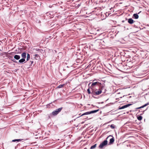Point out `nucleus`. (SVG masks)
Returning a JSON list of instances; mask_svg holds the SVG:
<instances>
[{"instance_id":"19","label":"nucleus","mask_w":149,"mask_h":149,"mask_svg":"<svg viewBox=\"0 0 149 149\" xmlns=\"http://www.w3.org/2000/svg\"><path fill=\"white\" fill-rule=\"evenodd\" d=\"M104 89L105 90V88H104V87L103 86H101V88L100 90H101L102 91Z\"/></svg>"},{"instance_id":"16","label":"nucleus","mask_w":149,"mask_h":149,"mask_svg":"<svg viewBox=\"0 0 149 149\" xmlns=\"http://www.w3.org/2000/svg\"><path fill=\"white\" fill-rule=\"evenodd\" d=\"M137 118L139 120H141L142 119V117L141 116H139L137 117Z\"/></svg>"},{"instance_id":"5","label":"nucleus","mask_w":149,"mask_h":149,"mask_svg":"<svg viewBox=\"0 0 149 149\" xmlns=\"http://www.w3.org/2000/svg\"><path fill=\"white\" fill-rule=\"evenodd\" d=\"M132 104H127L123 106L122 107H119V108L118 109H124V108H127V107L131 106Z\"/></svg>"},{"instance_id":"12","label":"nucleus","mask_w":149,"mask_h":149,"mask_svg":"<svg viewBox=\"0 0 149 149\" xmlns=\"http://www.w3.org/2000/svg\"><path fill=\"white\" fill-rule=\"evenodd\" d=\"M27 55L26 61L25 62V63L26 61H28L30 59V54H29L28 53Z\"/></svg>"},{"instance_id":"17","label":"nucleus","mask_w":149,"mask_h":149,"mask_svg":"<svg viewBox=\"0 0 149 149\" xmlns=\"http://www.w3.org/2000/svg\"><path fill=\"white\" fill-rule=\"evenodd\" d=\"M64 84H61L59 85L58 86H57V88H61L63 87L64 85Z\"/></svg>"},{"instance_id":"7","label":"nucleus","mask_w":149,"mask_h":149,"mask_svg":"<svg viewBox=\"0 0 149 149\" xmlns=\"http://www.w3.org/2000/svg\"><path fill=\"white\" fill-rule=\"evenodd\" d=\"M14 58L15 59L17 60H18L20 59V56L19 55H15L14 56Z\"/></svg>"},{"instance_id":"23","label":"nucleus","mask_w":149,"mask_h":149,"mask_svg":"<svg viewBox=\"0 0 149 149\" xmlns=\"http://www.w3.org/2000/svg\"><path fill=\"white\" fill-rule=\"evenodd\" d=\"M30 62L31 63V65L32 64H33V61H31Z\"/></svg>"},{"instance_id":"8","label":"nucleus","mask_w":149,"mask_h":149,"mask_svg":"<svg viewBox=\"0 0 149 149\" xmlns=\"http://www.w3.org/2000/svg\"><path fill=\"white\" fill-rule=\"evenodd\" d=\"M128 22L130 24H132L134 23V20L132 18H129L128 19Z\"/></svg>"},{"instance_id":"1","label":"nucleus","mask_w":149,"mask_h":149,"mask_svg":"<svg viewBox=\"0 0 149 149\" xmlns=\"http://www.w3.org/2000/svg\"><path fill=\"white\" fill-rule=\"evenodd\" d=\"M62 108V107H61L56 109L55 111L52 112V114L54 116L57 115L61 111Z\"/></svg>"},{"instance_id":"10","label":"nucleus","mask_w":149,"mask_h":149,"mask_svg":"<svg viewBox=\"0 0 149 149\" xmlns=\"http://www.w3.org/2000/svg\"><path fill=\"white\" fill-rule=\"evenodd\" d=\"M99 82H93L91 86L92 87H93V86L97 84H99Z\"/></svg>"},{"instance_id":"3","label":"nucleus","mask_w":149,"mask_h":149,"mask_svg":"<svg viewBox=\"0 0 149 149\" xmlns=\"http://www.w3.org/2000/svg\"><path fill=\"white\" fill-rule=\"evenodd\" d=\"M99 109H97V110H96L92 111H91L87 112L85 113L82 114L81 116H83L84 115H87L91 114V113H95L98 111H99Z\"/></svg>"},{"instance_id":"27","label":"nucleus","mask_w":149,"mask_h":149,"mask_svg":"<svg viewBox=\"0 0 149 149\" xmlns=\"http://www.w3.org/2000/svg\"><path fill=\"white\" fill-rule=\"evenodd\" d=\"M104 91H105V90ZM105 91H104V93H105Z\"/></svg>"},{"instance_id":"6","label":"nucleus","mask_w":149,"mask_h":149,"mask_svg":"<svg viewBox=\"0 0 149 149\" xmlns=\"http://www.w3.org/2000/svg\"><path fill=\"white\" fill-rule=\"evenodd\" d=\"M21 56L22 58H26V53L25 52H24L22 53Z\"/></svg>"},{"instance_id":"18","label":"nucleus","mask_w":149,"mask_h":149,"mask_svg":"<svg viewBox=\"0 0 149 149\" xmlns=\"http://www.w3.org/2000/svg\"><path fill=\"white\" fill-rule=\"evenodd\" d=\"M147 105V104H145L143 106H142L141 107H138V108H137V109H139L140 108H143L144 107H146V106Z\"/></svg>"},{"instance_id":"13","label":"nucleus","mask_w":149,"mask_h":149,"mask_svg":"<svg viewBox=\"0 0 149 149\" xmlns=\"http://www.w3.org/2000/svg\"><path fill=\"white\" fill-rule=\"evenodd\" d=\"M133 17L136 19H137L139 18L138 15L136 14H134L133 15Z\"/></svg>"},{"instance_id":"15","label":"nucleus","mask_w":149,"mask_h":149,"mask_svg":"<svg viewBox=\"0 0 149 149\" xmlns=\"http://www.w3.org/2000/svg\"><path fill=\"white\" fill-rule=\"evenodd\" d=\"M21 141V139H14V140H13L12 141V142H15L16 141L19 142V141Z\"/></svg>"},{"instance_id":"20","label":"nucleus","mask_w":149,"mask_h":149,"mask_svg":"<svg viewBox=\"0 0 149 149\" xmlns=\"http://www.w3.org/2000/svg\"><path fill=\"white\" fill-rule=\"evenodd\" d=\"M110 127L112 129H114L115 128L113 124H112L111 125Z\"/></svg>"},{"instance_id":"14","label":"nucleus","mask_w":149,"mask_h":149,"mask_svg":"<svg viewBox=\"0 0 149 149\" xmlns=\"http://www.w3.org/2000/svg\"><path fill=\"white\" fill-rule=\"evenodd\" d=\"M96 146H97V144H95V145L92 146L91 147V148H90V149H94L96 147Z\"/></svg>"},{"instance_id":"25","label":"nucleus","mask_w":149,"mask_h":149,"mask_svg":"<svg viewBox=\"0 0 149 149\" xmlns=\"http://www.w3.org/2000/svg\"><path fill=\"white\" fill-rule=\"evenodd\" d=\"M91 83H90L89 84V85Z\"/></svg>"},{"instance_id":"24","label":"nucleus","mask_w":149,"mask_h":149,"mask_svg":"<svg viewBox=\"0 0 149 149\" xmlns=\"http://www.w3.org/2000/svg\"><path fill=\"white\" fill-rule=\"evenodd\" d=\"M146 104H147V105H148V104H149V103H147Z\"/></svg>"},{"instance_id":"11","label":"nucleus","mask_w":149,"mask_h":149,"mask_svg":"<svg viewBox=\"0 0 149 149\" xmlns=\"http://www.w3.org/2000/svg\"><path fill=\"white\" fill-rule=\"evenodd\" d=\"M25 61V59L24 58H22L20 59L19 61V62L21 63H23V62H24Z\"/></svg>"},{"instance_id":"4","label":"nucleus","mask_w":149,"mask_h":149,"mask_svg":"<svg viewBox=\"0 0 149 149\" xmlns=\"http://www.w3.org/2000/svg\"><path fill=\"white\" fill-rule=\"evenodd\" d=\"M111 137H112V138H111L110 139V141H109V144H112L114 141V138L112 136H111V135H110L109 136H108L107 138V139L108 138Z\"/></svg>"},{"instance_id":"2","label":"nucleus","mask_w":149,"mask_h":149,"mask_svg":"<svg viewBox=\"0 0 149 149\" xmlns=\"http://www.w3.org/2000/svg\"><path fill=\"white\" fill-rule=\"evenodd\" d=\"M108 141L107 140L104 141L102 143H101L99 146V147L100 148H102L104 146L107 145Z\"/></svg>"},{"instance_id":"21","label":"nucleus","mask_w":149,"mask_h":149,"mask_svg":"<svg viewBox=\"0 0 149 149\" xmlns=\"http://www.w3.org/2000/svg\"><path fill=\"white\" fill-rule=\"evenodd\" d=\"M87 92H88V94H90L91 93V92L90 91V89L89 88H88L87 89Z\"/></svg>"},{"instance_id":"26","label":"nucleus","mask_w":149,"mask_h":149,"mask_svg":"<svg viewBox=\"0 0 149 149\" xmlns=\"http://www.w3.org/2000/svg\"><path fill=\"white\" fill-rule=\"evenodd\" d=\"M14 62H15V61H13Z\"/></svg>"},{"instance_id":"9","label":"nucleus","mask_w":149,"mask_h":149,"mask_svg":"<svg viewBox=\"0 0 149 149\" xmlns=\"http://www.w3.org/2000/svg\"><path fill=\"white\" fill-rule=\"evenodd\" d=\"M102 93V91L101 90H99L98 91H96L95 92V95H100Z\"/></svg>"},{"instance_id":"22","label":"nucleus","mask_w":149,"mask_h":149,"mask_svg":"<svg viewBox=\"0 0 149 149\" xmlns=\"http://www.w3.org/2000/svg\"><path fill=\"white\" fill-rule=\"evenodd\" d=\"M36 57H38L39 55L38 54H35V55H34Z\"/></svg>"}]
</instances>
